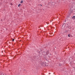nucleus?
Instances as JSON below:
<instances>
[{"label": "nucleus", "mask_w": 75, "mask_h": 75, "mask_svg": "<svg viewBox=\"0 0 75 75\" xmlns=\"http://www.w3.org/2000/svg\"><path fill=\"white\" fill-rule=\"evenodd\" d=\"M49 54V50H47L46 53V54L47 55H48Z\"/></svg>", "instance_id": "1"}, {"label": "nucleus", "mask_w": 75, "mask_h": 75, "mask_svg": "<svg viewBox=\"0 0 75 75\" xmlns=\"http://www.w3.org/2000/svg\"><path fill=\"white\" fill-rule=\"evenodd\" d=\"M21 6V4H19L18 5V7H20V6Z\"/></svg>", "instance_id": "6"}, {"label": "nucleus", "mask_w": 75, "mask_h": 75, "mask_svg": "<svg viewBox=\"0 0 75 75\" xmlns=\"http://www.w3.org/2000/svg\"><path fill=\"white\" fill-rule=\"evenodd\" d=\"M23 3V1H21V3Z\"/></svg>", "instance_id": "5"}, {"label": "nucleus", "mask_w": 75, "mask_h": 75, "mask_svg": "<svg viewBox=\"0 0 75 75\" xmlns=\"http://www.w3.org/2000/svg\"><path fill=\"white\" fill-rule=\"evenodd\" d=\"M66 25L65 23H64L63 24V25H62V27H63V25Z\"/></svg>", "instance_id": "8"}, {"label": "nucleus", "mask_w": 75, "mask_h": 75, "mask_svg": "<svg viewBox=\"0 0 75 75\" xmlns=\"http://www.w3.org/2000/svg\"><path fill=\"white\" fill-rule=\"evenodd\" d=\"M40 6H42V5L41 4H40Z\"/></svg>", "instance_id": "12"}, {"label": "nucleus", "mask_w": 75, "mask_h": 75, "mask_svg": "<svg viewBox=\"0 0 75 75\" xmlns=\"http://www.w3.org/2000/svg\"><path fill=\"white\" fill-rule=\"evenodd\" d=\"M12 6L13 5V3H11L10 4Z\"/></svg>", "instance_id": "9"}, {"label": "nucleus", "mask_w": 75, "mask_h": 75, "mask_svg": "<svg viewBox=\"0 0 75 75\" xmlns=\"http://www.w3.org/2000/svg\"><path fill=\"white\" fill-rule=\"evenodd\" d=\"M59 66H62V64H59Z\"/></svg>", "instance_id": "7"}, {"label": "nucleus", "mask_w": 75, "mask_h": 75, "mask_svg": "<svg viewBox=\"0 0 75 75\" xmlns=\"http://www.w3.org/2000/svg\"><path fill=\"white\" fill-rule=\"evenodd\" d=\"M47 61V59H46Z\"/></svg>", "instance_id": "14"}, {"label": "nucleus", "mask_w": 75, "mask_h": 75, "mask_svg": "<svg viewBox=\"0 0 75 75\" xmlns=\"http://www.w3.org/2000/svg\"><path fill=\"white\" fill-rule=\"evenodd\" d=\"M12 41H14V39H13L12 40Z\"/></svg>", "instance_id": "11"}, {"label": "nucleus", "mask_w": 75, "mask_h": 75, "mask_svg": "<svg viewBox=\"0 0 75 75\" xmlns=\"http://www.w3.org/2000/svg\"><path fill=\"white\" fill-rule=\"evenodd\" d=\"M72 19L75 20V16H74L72 17Z\"/></svg>", "instance_id": "3"}, {"label": "nucleus", "mask_w": 75, "mask_h": 75, "mask_svg": "<svg viewBox=\"0 0 75 75\" xmlns=\"http://www.w3.org/2000/svg\"><path fill=\"white\" fill-rule=\"evenodd\" d=\"M50 55H51V54H50Z\"/></svg>", "instance_id": "13"}, {"label": "nucleus", "mask_w": 75, "mask_h": 75, "mask_svg": "<svg viewBox=\"0 0 75 75\" xmlns=\"http://www.w3.org/2000/svg\"><path fill=\"white\" fill-rule=\"evenodd\" d=\"M68 30H66L65 31V33H68Z\"/></svg>", "instance_id": "4"}, {"label": "nucleus", "mask_w": 75, "mask_h": 75, "mask_svg": "<svg viewBox=\"0 0 75 75\" xmlns=\"http://www.w3.org/2000/svg\"><path fill=\"white\" fill-rule=\"evenodd\" d=\"M68 36L69 37H70V35H69V34L68 35Z\"/></svg>", "instance_id": "10"}, {"label": "nucleus", "mask_w": 75, "mask_h": 75, "mask_svg": "<svg viewBox=\"0 0 75 75\" xmlns=\"http://www.w3.org/2000/svg\"><path fill=\"white\" fill-rule=\"evenodd\" d=\"M67 27L68 28H69V29H71V27L69 26H67Z\"/></svg>", "instance_id": "2"}]
</instances>
